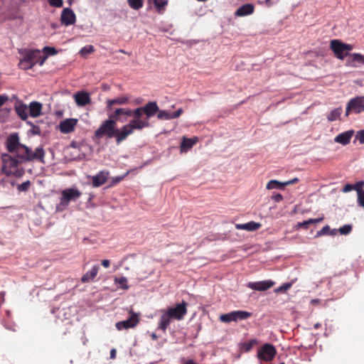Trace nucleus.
Segmentation results:
<instances>
[{
    "label": "nucleus",
    "mask_w": 364,
    "mask_h": 364,
    "mask_svg": "<svg viewBox=\"0 0 364 364\" xmlns=\"http://www.w3.org/2000/svg\"><path fill=\"white\" fill-rule=\"evenodd\" d=\"M119 52L122 53H127L124 50H119Z\"/></svg>",
    "instance_id": "obj_62"
},
{
    "label": "nucleus",
    "mask_w": 364,
    "mask_h": 364,
    "mask_svg": "<svg viewBox=\"0 0 364 364\" xmlns=\"http://www.w3.org/2000/svg\"><path fill=\"white\" fill-rule=\"evenodd\" d=\"M95 50L94 49V46H92V45H88V46H85V47H83L80 50V54L83 56V57H85L87 56V55L89 54H91L92 53H93Z\"/></svg>",
    "instance_id": "obj_38"
},
{
    "label": "nucleus",
    "mask_w": 364,
    "mask_h": 364,
    "mask_svg": "<svg viewBox=\"0 0 364 364\" xmlns=\"http://www.w3.org/2000/svg\"><path fill=\"white\" fill-rule=\"evenodd\" d=\"M257 343V341L256 339H252V340L249 341L248 342L243 343L242 348L245 350V351L248 352Z\"/></svg>",
    "instance_id": "obj_39"
},
{
    "label": "nucleus",
    "mask_w": 364,
    "mask_h": 364,
    "mask_svg": "<svg viewBox=\"0 0 364 364\" xmlns=\"http://www.w3.org/2000/svg\"><path fill=\"white\" fill-rule=\"evenodd\" d=\"M352 228L353 227L351 225H345L341 227L338 231L341 235H348L351 232Z\"/></svg>",
    "instance_id": "obj_40"
},
{
    "label": "nucleus",
    "mask_w": 364,
    "mask_h": 364,
    "mask_svg": "<svg viewBox=\"0 0 364 364\" xmlns=\"http://www.w3.org/2000/svg\"><path fill=\"white\" fill-rule=\"evenodd\" d=\"M363 186L364 181H358L355 183L354 185H353V187H354L353 190L356 191L357 193H359L360 191H364V190L362 188Z\"/></svg>",
    "instance_id": "obj_43"
},
{
    "label": "nucleus",
    "mask_w": 364,
    "mask_h": 364,
    "mask_svg": "<svg viewBox=\"0 0 364 364\" xmlns=\"http://www.w3.org/2000/svg\"><path fill=\"white\" fill-rule=\"evenodd\" d=\"M321 324L320 323H316L314 326L315 329H318L319 328H321Z\"/></svg>",
    "instance_id": "obj_60"
},
{
    "label": "nucleus",
    "mask_w": 364,
    "mask_h": 364,
    "mask_svg": "<svg viewBox=\"0 0 364 364\" xmlns=\"http://www.w3.org/2000/svg\"><path fill=\"white\" fill-rule=\"evenodd\" d=\"M15 110L18 116L22 119L26 120L28 118L27 114V106L23 103H20L19 105H16Z\"/></svg>",
    "instance_id": "obj_27"
},
{
    "label": "nucleus",
    "mask_w": 364,
    "mask_h": 364,
    "mask_svg": "<svg viewBox=\"0 0 364 364\" xmlns=\"http://www.w3.org/2000/svg\"><path fill=\"white\" fill-rule=\"evenodd\" d=\"M108 175L109 172L102 171L95 176H92V186L97 188L102 186L107 181Z\"/></svg>",
    "instance_id": "obj_19"
},
{
    "label": "nucleus",
    "mask_w": 364,
    "mask_h": 364,
    "mask_svg": "<svg viewBox=\"0 0 364 364\" xmlns=\"http://www.w3.org/2000/svg\"><path fill=\"white\" fill-rule=\"evenodd\" d=\"M46 58H47V56L41 55V53L39 52V57H38V58H37L38 64H39L40 65H42L44 63Z\"/></svg>",
    "instance_id": "obj_52"
},
{
    "label": "nucleus",
    "mask_w": 364,
    "mask_h": 364,
    "mask_svg": "<svg viewBox=\"0 0 364 364\" xmlns=\"http://www.w3.org/2000/svg\"><path fill=\"white\" fill-rule=\"evenodd\" d=\"M129 6L134 10H139L144 6L143 0H127Z\"/></svg>",
    "instance_id": "obj_32"
},
{
    "label": "nucleus",
    "mask_w": 364,
    "mask_h": 364,
    "mask_svg": "<svg viewBox=\"0 0 364 364\" xmlns=\"http://www.w3.org/2000/svg\"><path fill=\"white\" fill-rule=\"evenodd\" d=\"M82 196V193L73 188H66L61 192L60 205L67 206L71 200H75Z\"/></svg>",
    "instance_id": "obj_8"
},
{
    "label": "nucleus",
    "mask_w": 364,
    "mask_h": 364,
    "mask_svg": "<svg viewBox=\"0 0 364 364\" xmlns=\"http://www.w3.org/2000/svg\"><path fill=\"white\" fill-rule=\"evenodd\" d=\"M60 21L66 26L74 24L76 21V16L73 11L69 8L64 9L61 13Z\"/></svg>",
    "instance_id": "obj_13"
},
{
    "label": "nucleus",
    "mask_w": 364,
    "mask_h": 364,
    "mask_svg": "<svg viewBox=\"0 0 364 364\" xmlns=\"http://www.w3.org/2000/svg\"><path fill=\"white\" fill-rule=\"evenodd\" d=\"M155 6L159 13L168 4V0H150Z\"/></svg>",
    "instance_id": "obj_34"
},
{
    "label": "nucleus",
    "mask_w": 364,
    "mask_h": 364,
    "mask_svg": "<svg viewBox=\"0 0 364 364\" xmlns=\"http://www.w3.org/2000/svg\"><path fill=\"white\" fill-rule=\"evenodd\" d=\"M277 354L274 346L270 343L264 344L257 351V358L266 362L272 361Z\"/></svg>",
    "instance_id": "obj_7"
},
{
    "label": "nucleus",
    "mask_w": 364,
    "mask_h": 364,
    "mask_svg": "<svg viewBox=\"0 0 364 364\" xmlns=\"http://www.w3.org/2000/svg\"><path fill=\"white\" fill-rule=\"evenodd\" d=\"M11 17L12 14L10 12L9 5L4 0H0V22Z\"/></svg>",
    "instance_id": "obj_23"
},
{
    "label": "nucleus",
    "mask_w": 364,
    "mask_h": 364,
    "mask_svg": "<svg viewBox=\"0 0 364 364\" xmlns=\"http://www.w3.org/2000/svg\"><path fill=\"white\" fill-rule=\"evenodd\" d=\"M356 139L359 140L360 144H364V130H360L357 133Z\"/></svg>",
    "instance_id": "obj_47"
},
{
    "label": "nucleus",
    "mask_w": 364,
    "mask_h": 364,
    "mask_svg": "<svg viewBox=\"0 0 364 364\" xmlns=\"http://www.w3.org/2000/svg\"><path fill=\"white\" fill-rule=\"evenodd\" d=\"M197 138L189 139L183 137L181 145V150L186 151L191 149L197 142Z\"/></svg>",
    "instance_id": "obj_29"
},
{
    "label": "nucleus",
    "mask_w": 364,
    "mask_h": 364,
    "mask_svg": "<svg viewBox=\"0 0 364 364\" xmlns=\"http://www.w3.org/2000/svg\"><path fill=\"white\" fill-rule=\"evenodd\" d=\"M117 355V351L114 348L112 349L110 351V358L114 359Z\"/></svg>",
    "instance_id": "obj_58"
},
{
    "label": "nucleus",
    "mask_w": 364,
    "mask_h": 364,
    "mask_svg": "<svg viewBox=\"0 0 364 364\" xmlns=\"http://www.w3.org/2000/svg\"><path fill=\"white\" fill-rule=\"evenodd\" d=\"M19 66L21 69L28 70L33 68V65L30 60H27V57L25 55L23 59L20 60Z\"/></svg>",
    "instance_id": "obj_36"
},
{
    "label": "nucleus",
    "mask_w": 364,
    "mask_h": 364,
    "mask_svg": "<svg viewBox=\"0 0 364 364\" xmlns=\"http://www.w3.org/2000/svg\"><path fill=\"white\" fill-rule=\"evenodd\" d=\"M364 112V96L356 97L351 99L347 104L346 115L350 112L359 114Z\"/></svg>",
    "instance_id": "obj_9"
},
{
    "label": "nucleus",
    "mask_w": 364,
    "mask_h": 364,
    "mask_svg": "<svg viewBox=\"0 0 364 364\" xmlns=\"http://www.w3.org/2000/svg\"><path fill=\"white\" fill-rule=\"evenodd\" d=\"M187 303L182 301L181 303L177 304L175 306L168 307L166 310L173 319L181 321L183 319L187 314Z\"/></svg>",
    "instance_id": "obj_10"
},
{
    "label": "nucleus",
    "mask_w": 364,
    "mask_h": 364,
    "mask_svg": "<svg viewBox=\"0 0 364 364\" xmlns=\"http://www.w3.org/2000/svg\"><path fill=\"white\" fill-rule=\"evenodd\" d=\"M353 134L354 132L353 130H348L337 135L334 140L338 144L346 145L350 143Z\"/></svg>",
    "instance_id": "obj_21"
},
{
    "label": "nucleus",
    "mask_w": 364,
    "mask_h": 364,
    "mask_svg": "<svg viewBox=\"0 0 364 364\" xmlns=\"http://www.w3.org/2000/svg\"><path fill=\"white\" fill-rule=\"evenodd\" d=\"M183 112V110L181 108H179L177 111L172 113L173 119H176L179 117L182 113Z\"/></svg>",
    "instance_id": "obj_51"
},
{
    "label": "nucleus",
    "mask_w": 364,
    "mask_h": 364,
    "mask_svg": "<svg viewBox=\"0 0 364 364\" xmlns=\"http://www.w3.org/2000/svg\"><path fill=\"white\" fill-rule=\"evenodd\" d=\"M279 0H266L265 5L268 7L272 6L273 4L277 3Z\"/></svg>",
    "instance_id": "obj_55"
},
{
    "label": "nucleus",
    "mask_w": 364,
    "mask_h": 364,
    "mask_svg": "<svg viewBox=\"0 0 364 364\" xmlns=\"http://www.w3.org/2000/svg\"><path fill=\"white\" fill-rule=\"evenodd\" d=\"M74 99L78 106L82 107L90 102V96L86 92H77L74 95Z\"/></svg>",
    "instance_id": "obj_18"
},
{
    "label": "nucleus",
    "mask_w": 364,
    "mask_h": 364,
    "mask_svg": "<svg viewBox=\"0 0 364 364\" xmlns=\"http://www.w3.org/2000/svg\"><path fill=\"white\" fill-rule=\"evenodd\" d=\"M43 50L46 53V56L54 55L58 53L57 50L53 47L46 46Z\"/></svg>",
    "instance_id": "obj_42"
},
{
    "label": "nucleus",
    "mask_w": 364,
    "mask_h": 364,
    "mask_svg": "<svg viewBox=\"0 0 364 364\" xmlns=\"http://www.w3.org/2000/svg\"><path fill=\"white\" fill-rule=\"evenodd\" d=\"M8 100V97L4 95H0V107L2 106L6 101Z\"/></svg>",
    "instance_id": "obj_57"
},
{
    "label": "nucleus",
    "mask_w": 364,
    "mask_h": 364,
    "mask_svg": "<svg viewBox=\"0 0 364 364\" xmlns=\"http://www.w3.org/2000/svg\"><path fill=\"white\" fill-rule=\"evenodd\" d=\"M354 188V187H353V185L352 184H350V183H347L346 185H345V186L343 188V190L342 191L343 193H348L349 191H353Z\"/></svg>",
    "instance_id": "obj_50"
},
{
    "label": "nucleus",
    "mask_w": 364,
    "mask_h": 364,
    "mask_svg": "<svg viewBox=\"0 0 364 364\" xmlns=\"http://www.w3.org/2000/svg\"><path fill=\"white\" fill-rule=\"evenodd\" d=\"M279 364H285V363H279Z\"/></svg>",
    "instance_id": "obj_63"
},
{
    "label": "nucleus",
    "mask_w": 364,
    "mask_h": 364,
    "mask_svg": "<svg viewBox=\"0 0 364 364\" xmlns=\"http://www.w3.org/2000/svg\"><path fill=\"white\" fill-rule=\"evenodd\" d=\"M336 230H331L330 227L328 225H326L322 228V229L317 232L316 237H320L324 235H335Z\"/></svg>",
    "instance_id": "obj_35"
},
{
    "label": "nucleus",
    "mask_w": 364,
    "mask_h": 364,
    "mask_svg": "<svg viewBox=\"0 0 364 364\" xmlns=\"http://www.w3.org/2000/svg\"><path fill=\"white\" fill-rule=\"evenodd\" d=\"M101 264L104 267L107 268L110 265V261L109 259H103L101 261Z\"/></svg>",
    "instance_id": "obj_56"
},
{
    "label": "nucleus",
    "mask_w": 364,
    "mask_h": 364,
    "mask_svg": "<svg viewBox=\"0 0 364 364\" xmlns=\"http://www.w3.org/2000/svg\"><path fill=\"white\" fill-rule=\"evenodd\" d=\"M298 181H299V178H293V179H291V180H289V181H285L286 186H289V185H292V184H295V183H296Z\"/></svg>",
    "instance_id": "obj_54"
},
{
    "label": "nucleus",
    "mask_w": 364,
    "mask_h": 364,
    "mask_svg": "<svg viewBox=\"0 0 364 364\" xmlns=\"http://www.w3.org/2000/svg\"><path fill=\"white\" fill-rule=\"evenodd\" d=\"M130 316L128 319L119 321L116 323V328L119 331L122 329H128L135 327L139 322V316L136 314L130 311Z\"/></svg>",
    "instance_id": "obj_12"
},
{
    "label": "nucleus",
    "mask_w": 364,
    "mask_h": 364,
    "mask_svg": "<svg viewBox=\"0 0 364 364\" xmlns=\"http://www.w3.org/2000/svg\"><path fill=\"white\" fill-rule=\"evenodd\" d=\"M364 64V55L360 53H353L349 55L347 60V65L353 68L358 67Z\"/></svg>",
    "instance_id": "obj_20"
},
{
    "label": "nucleus",
    "mask_w": 364,
    "mask_h": 364,
    "mask_svg": "<svg viewBox=\"0 0 364 364\" xmlns=\"http://www.w3.org/2000/svg\"><path fill=\"white\" fill-rule=\"evenodd\" d=\"M77 120L75 119H67L63 120L60 124V130L62 133L68 134L72 132L75 125L77 124Z\"/></svg>",
    "instance_id": "obj_17"
},
{
    "label": "nucleus",
    "mask_w": 364,
    "mask_h": 364,
    "mask_svg": "<svg viewBox=\"0 0 364 364\" xmlns=\"http://www.w3.org/2000/svg\"><path fill=\"white\" fill-rule=\"evenodd\" d=\"M114 282L115 283L118 284L119 285H120L121 288L123 289H129V286L127 285V279L124 277H119V278H115L114 279Z\"/></svg>",
    "instance_id": "obj_37"
},
{
    "label": "nucleus",
    "mask_w": 364,
    "mask_h": 364,
    "mask_svg": "<svg viewBox=\"0 0 364 364\" xmlns=\"http://www.w3.org/2000/svg\"><path fill=\"white\" fill-rule=\"evenodd\" d=\"M342 112H343V109L341 107H338V108L332 110L327 115L328 120L329 122H333V121H336V120L340 119Z\"/></svg>",
    "instance_id": "obj_31"
},
{
    "label": "nucleus",
    "mask_w": 364,
    "mask_h": 364,
    "mask_svg": "<svg viewBox=\"0 0 364 364\" xmlns=\"http://www.w3.org/2000/svg\"><path fill=\"white\" fill-rule=\"evenodd\" d=\"M151 107L152 109V114L150 117H147L146 114H143L141 117L142 121H146L148 123V126L145 127V128H148L150 127L149 119L154 117L156 114H157V118L161 120H170L173 119L172 113L167 110H160L157 103L156 102H149L146 105L143 107H140L139 108L144 107Z\"/></svg>",
    "instance_id": "obj_4"
},
{
    "label": "nucleus",
    "mask_w": 364,
    "mask_h": 364,
    "mask_svg": "<svg viewBox=\"0 0 364 364\" xmlns=\"http://www.w3.org/2000/svg\"><path fill=\"white\" fill-rule=\"evenodd\" d=\"M31 186V182L30 181H26L21 184H19L17 187L18 190L21 192H25L28 190V188Z\"/></svg>",
    "instance_id": "obj_41"
},
{
    "label": "nucleus",
    "mask_w": 364,
    "mask_h": 364,
    "mask_svg": "<svg viewBox=\"0 0 364 364\" xmlns=\"http://www.w3.org/2000/svg\"><path fill=\"white\" fill-rule=\"evenodd\" d=\"M274 284L275 282L272 280H265L256 282H249L247 284V287L255 291H263L270 289Z\"/></svg>",
    "instance_id": "obj_14"
},
{
    "label": "nucleus",
    "mask_w": 364,
    "mask_h": 364,
    "mask_svg": "<svg viewBox=\"0 0 364 364\" xmlns=\"http://www.w3.org/2000/svg\"><path fill=\"white\" fill-rule=\"evenodd\" d=\"M48 3L50 6L55 7H61L63 6V0H48Z\"/></svg>",
    "instance_id": "obj_44"
},
{
    "label": "nucleus",
    "mask_w": 364,
    "mask_h": 364,
    "mask_svg": "<svg viewBox=\"0 0 364 364\" xmlns=\"http://www.w3.org/2000/svg\"><path fill=\"white\" fill-rule=\"evenodd\" d=\"M330 48L337 58L343 60L346 56H349V52L353 50V46L335 39L331 41Z\"/></svg>",
    "instance_id": "obj_5"
},
{
    "label": "nucleus",
    "mask_w": 364,
    "mask_h": 364,
    "mask_svg": "<svg viewBox=\"0 0 364 364\" xmlns=\"http://www.w3.org/2000/svg\"><path fill=\"white\" fill-rule=\"evenodd\" d=\"M151 338L153 340H156L158 338L157 336L155 333H152Z\"/></svg>",
    "instance_id": "obj_61"
},
{
    "label": "nucleus",
    "mask_w": 364,
    "mask_h": 364,
    "mask_svg": "<svg viewBox=\"0 0 364 364\" xmlns=\"http://www.w3.org/2000/svg\"><path fill=\"white\" fill-rule=\"evenodd\" d=\"M358 203L361 207L364 208V191H360L358 193Z\"/></svg>",
    "instance_id": "obj_45"
},
{
    "label": "nucleus",
    "mask_w": 364,
    "mask_h": 364,
    "mask_svg": "<svg viewBox=\"0 0 364 364\" xmlns=\"http://www.w3.org/2000/svg\"><path fill=\"white\" fill-rule=\"evenodd\" d=\"M309 225H308L306 223V220H305V221L301 222V223H298L297 225H296V227L298 228H304L305 230H307L309 228Z\"/></svg>",
    "instance_id": "obj_53"
},
{
    "label": "nucleus",
    "mask_w": 364,
    "mask_h": 364,
    "mask_svg": "<svg viewBox=\"0 0 364 364\" xmlns=\"http://www.w3.org/2000/svg\"><path fill=\"white\" fill-rule=\"evenodd\" d=\"M129 102V97L127 96H120L114 99H109L106 101V109L107 113L112 112L114 109L113 106L115 105H123Z\"/></svg>",
    "instance_id": "obj_15"
},
{
    "label": "nucleus",
    "mask_w": 364,
    "mask_h": 364,
    "mask_svg": "<svg viewBox=\"0 0 364 364\" xmlns=\"http://www.w3.org/2000/svg\"><path fill=\"white\" fill-rule=\"evenodd\" d=\"M286 187L285 182H280L277 180H271L267 184V189H280L283 190Z\"/></svg>",
    "instance_id": "obj_28"
},
{
    "label": "nucleus",
    "mask_w": 364,
    "mask_h": 364,
    "mask_svg": "<svg viewBox=\"0 0 364 364\" xmlns=\"http://www.w3.org/2000/svg\"><path fill=\"white\" fill-rule=\"evenodd\" d=\"M272 199L276 203H279L283 200V196L280 193H276L272 196Z\"/></svg>",
    "instance_id": "obj_48"
},
{
    "label": "nucleus",
    "mask_w": 364,
    "mask_h": 364,
    "mask_svg": "<svg viewBox=\"0 0 364 364\" xmlns=\"http://www.w3.org/2000/svg\"><path fill=\"white\" fill-rule=\"evenodd\" d=\"M161 313L162 314L159 319L158 328L161 329L163 332H166L173 318L170 316L167 310H163L161 311Z\"/></svg>",
    "instance_id": "obj_16"
},
{
    "label": "nucleus",
    "mask_w": 364,
    "mask_h": 364,
    "mask_svg": "<svg viewBox=\"0 0 364 364\" xmlns=\"http://www.w3.org/2000/svg\"><path fill=\"white\" fill-rule=\"evenodd\" d=\"M152 109L144 108H117L111 113H107L109 118L104 121L95 131V136L100 139L104 136L114 137L117 144L132 134L135 130L141 131L148 126L146 121H142L143 114L150 117Z\"/></svg>",
    "instance_id": "obj_1"
},
{
    "label": "nucleus",
    "mask_w": 364,
    "mask_h": 364,
    "mask_svg": "<svg viewBox=\"0 0 364 364\" xmlns=\"http://www.w3.org/2000/svg\"><path fill=\"white\" fill-rule=\"evenodd\" d=\"M42 105L38 102H32L29 105V112L32 117H37L41 114Z\"/></svg>",
    "instance_id": "obj_26"
},
{
    "label": "nucleus",
    "mask_w": 364,
    "mask_h": 364,
    "mask_svg": "<svg viewBox=\"0 0 364 364\" xmlns=\"http://www.w3.org/2000/svg\"><path fill=\"white\" fill-rule=\"evenodd\" d=\"M255 11V6L252 4H246L240 6L235 13L236 16H245L252 14Z\"/></svg>",
    "instance_id": "obj_22"
},
{
    "label": "nucleus",
    "mask_w": 364,
    "mask_h": 364,
    "mask_svg": "<svg viewBox=\"0 0 364 364\" xmlns=\"http://www.w3.org/2000/svg\"><path fill=\"white\" fill-rule=\"evenodd\" d=\"M45 154V150L42 146L36 147L34 151H33L32 149L23 144L20 147L16 156L21 160V163L38 161L44 164Z\"/></svg>",
    "instance_id": "obj_2"
},
{
    "label": "nucleus",
    "mask_w": 364,
    "mask_h": 364,
    "mask_svg": "<svg viewBox=\"0 0 364 364\" xmlns=\"http://www.w3.org/2000/svg\"><path fill=\"white\" fill-rule=\"evenodd\" d=\"M311 303L314 305H318L321 304V300L318 299H312Z\"/></svg>",
    "instance_id": "obj_59"
},
{
    "label": "nucleus",
    "mask_w": 364,
    "mask_h": 364,
    "mask_svg": "<svg viewBox=\"0 0 364 364\" xmlns=\"http://www.w3.org/2000/svg\"><path fill=\"white\" fill-rule=\"evenodd\" d=\"M1 161V171L5 175L8 176H14L16 177H19L22 175L23 171L18 168V165L21 163V160L18 161L9 154H2Z\"/></svg>",
    "instance_id": "obj_3"
},
{
    "label": "nucleus",
    "mask_w": 364,
    "mask_h": 364,
    "mask_svg": "<svg viewBox=\"0 0 364 364\" xmlns=\"http://www.w3.org/2000/svg\"><path fill=\"white\" fill-rule=\"evenodd\" d=\"M6 148L9 153H15L17 156L20 147L23 144L19 141V136L17 133H14L9 135L6 141Z\"/></svg>",
    "instance_id": "obj_11"
},
{
    "label": "nucleus",
    "mask_w": 364,
    "mask_h": 364,
    "mask_svg": "<svg viewBox=\"0 0 364 364\" xmlns=\"http://www.w3.org/2000/svg\"><path fill=\"white\" fill-rule=\"evenodd\" d=\"M262 225L259 223L250 221L244 224H236L235 228L237 230H245L247 231H255L261 228Z\"/></svg>",
    "instance_id": "obj_24"
},
{
    "label": "nucleus",
    "mask_w": 364,
    "mask_h": 364,
    "mask_svg": "<svg viewBox=\"0 0 364 364\" xmlns=\"http://www.w3.org/2000/svg\"><path fill=\"white\" fill-rule=\"evenodd\" d=\"M294 282H290L287 283H284L280 287L274 289V291L276 294L279 293H285L287 290H289L293 285Z\"/></svg>",
    "instance_id": "obj_33"
},
{
    "label": "nucleus",
    "mask_w": 364,
    "mask_h": 364,
    "mask_svg": "<svg viewBox=\"0 0 364 364\" xmlns=\"http://www.w3.org/2000/svg\"><path fill=\"white\" fill-rule=\"evenodd\" d=\"M99 266L95 265L92 267L90 271L86 272L81 278V281L83 283H88L92 282L97 276L99 271Z\"/></svg>",
    "instance_id": "obj_25"
},
{
    "label": "nucleus",
    "mask_w": 364,
    "mask_h": 364,
    "mask_svg": "<svg viewBox=\"0 0 364 364\" xmlns=\"http://www.w3.org/2000/svg\"><path fill=\"white\" fill-rule=\"evenodd\" d=\"M252 313L246 311H234L228 314H222L220 316V321L223 323H230L231 321H238L246 320L251 317Z\"/></svg>",
    "instance_id": "obj_6"
},
{
    "label": "nucleus",
    "mask_w": 364,
    "mask_h": 364,
    "mask_svg": "<svg viewBox=\"0 0 364 364\" xmlns=\"http://www.w3.org/2000/svg\"><path fill=\"white\" fill-rule=\"evenodd\" d=\"M323 220V217H321V218H314V219H309V220H306V222L308 225H311V224H316V223H321Z\"/></svg>",
    "instance_id": "obj_46"
},
{
    "label": "nucleus",
    "mask_w": 364,
    "mask_h": 364,
    "mask_svg": "<svg viewBox=\"0 0 364 364\" xmlns=\"http://www.w3.org/2000/svg\"><path fill=\"white\" fill-rule=\"evenodd\" d=\"M126 175H127V173L124 176L114 177L112 178V186H114V185L119 183L120 181H122Z\"/></svg>",
    "instance_id": "obj_49"
},
{
    "label": "nucleus",
    "mask_w": 364,
    "mask_h": 364,
    "mask_svg": "<svg viewBox=\"0 0 364 364\" xmlns=\"http://www.w3.org/2000/svg\"><path fill=\"white\" fill-rule=\"evenodd\" d=\"M25 55L27 57V60H30L33 67L35 65L38 64L37 58H38V57H39V50H38L29 51Z\"/></svg>",
    "instance_id": "obj_30"
}]
</instances>
